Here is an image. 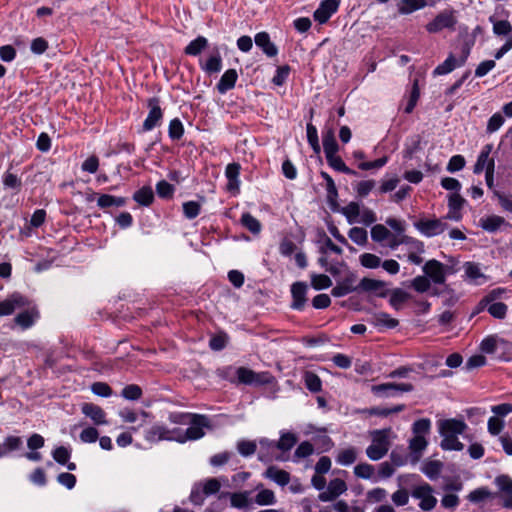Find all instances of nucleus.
<instances>
[{
    "label": "nucleus",
    "mask_w": 512,
    "mask_h": 512,
    "mask_svg": "<svg viewBox=\"0 0 512 512\" xmlns=\"http://www.w3.org/2000/svg\"><path fill=\"white\" fill-rule=\"evenodd\" d=\"M322 141H323V150H324L325 156H329L331 154H337V152L339 150V146L335 139L333 130L329 129L326 132H324L323 136H322Z\"/></svg>",
    "instance_id": "32"
},
{
    "label": "nucleus",
    "mask_w": 512,
    "mask_h": 512,
    "mask_svg": "<svg viewBox=\"0 0 512 512\" xmlns=\"http://www.w3.org/2000/svg\"><path fill=\"white\" fill-rule=\"evenodd\" d=\"M200 68L208 75L217 74L222 70V56L218 49L203 61H199Z\"/></svg>",
    "instance_id": "15"
},
{
    "label": "nucleus",
    "mask_w": 512,
    "mask_h": 512,
    "mask_svg": "<svg viewBox=\"0 0 512 512\" xmlns=\"http://www.w3.org/2000/svg\"><path fill=\"white\" fill-rule=\"evenodd\" d=\"M91 391L100 397H110L112 395V389L105 382H95L91 386Z\"/></svg>",
    "instance_id": "63"
},
{
    "label": "nucleus",
    "mask_w": 512,
    "mask_h": 512,
    "mask_svg": "<svg viewBox=\"0 0 512 512\" xmlns=\"http://www.w3.org/2000/svg\"><path fill=\"white\" fill-rule=\"evenodd\" d=\"M504 223V218L497 215H492L480 219L481 227L488 232H496Z\"/></svg>",
    "instance_id": "34"
},
{
    "label": "nucleus",
    "mask_w": 512,
    "mask_h": 512,
    "mask_svg": "<svg viewBox=\"0 0 512 512\" xmlns=\"http://www.w3.org/2000/svg\"><path fill=\"white\" fill-rule=\"evenodd\" d=\"M255 44L262 49L268 57H274L278 54V48L271 42L270 36L266 32H259L255 36Z\"/></svg>",
    "instance_id": "23"
},
{
    "label": "nucleus",
    "mask_w": 512,
    "mask_h": 512,
    "mask_svg": "<svg viewBox=\"0 0 512 512\" xmlns=\"http://www.w3.org/2000/svg\"><path fill=\"white\" fill-rule=\"evenodd\" d=\"M304 382L310 392L317 393L322 390V381L314 372L306 371L304 374Z\"/></svg>",
    "instance_id": "38"
},
{
    "label": "nucleus",
    "mask_w": 512,
    "mask_h": 512,
    "mask_svg": "<svg viewBox=\"0 0 512 512\" xmlns=\"http://www.w3.org/2000/svg\"><path fill=\"white\" fill-rule=\"evenodd\" d=\"M443 464L442 462L438 460H432L428 461L423 465L422 472L431 480L436 479L441 470H442Z\"/></svg>",
    "instance_id": "41"
},
{
    "label": "nucleus",
    "mask_w": 512,
    "mask_h": 512,
    "mask_svg": "<svg viewBox=\"0 0 512 512\" xmlns=\"http://www.w3.org/2000/svg\"><path fill=\"white\" fill-rule=\"evenodd\" d=\"M504 425L505 422L502 418L492 416L488 419L487 429L491 435L496 436L502 432Z\"/></svg>",
    "instance_id": "54"
},
{
    "label": "nucleus",
    "mask_w": 512,
    "mask_h": 512,
    "mask_svg": "<svg viewBox=\"0 0 512 512\" xmlns=\"http://www.w3.org/2000/svg\"><path fill=\"white\" fill-rule=\"evenodd\" d=\"M250 491L234 492L230 494V503L232 507L243 509L247 508L252 504L250 498Z\"/></svg>",
    "instance_id": "31"
},
{
    "label": "nucleus",
    "mask_w": 512,
    "mask_h": 512,
    "mask_svg": "<svg viewBox=\"0 0 512 512\" xmlns=\"http://www.w3.org/2000/svg\"><path fill=\"white\" fill-rule=\"evenodd\" d=\"M469 54L470 49L468 47H464L462 49V54L459 58H456L453 54H449L446 60L434 69L433 75H446L452 72L455 68L463 66Z\"/></svg>",
    "instance_id": "8"
},
{
    "label": "nucleus",
    "mask_w": 512,
    "mask_h": 512,
    "mask_svg": "<svg viewBox=\"0 0 512 512\" xmlns=\"http://www.w3.org/2000/svg\"><path fill=\"white\" fill-rule=\"evenodd\" d=\"M463 270L466 279L473 284L480 285L486 281V276L482 273L480 265L475 262H465Z\"/></svg>",
    "instance_id": "19"
},
{
    "label": "nucleus",
    "mask_w": 512,
    "mask_h": 512,
    "mask_svg": "<svg viewBox=\"0 0 512 512\" xmlns=\"http://www.w3.org/2000/svg\"><path fill=\"white\" fill-rule=\"evenodd\" d=\"M436 427L441 437L440 448H463L465 444L460 439L469 441L468 448H482L481 445L472 443V438L468 434L469 427L462 419H439Z\"/></svg>",
    "instance_id": "2"
},
{
    "label": "nucleus",
    "mask_w": 512,
    "mask_h": 512,
    "mask_svg": "<svg viewBox=\"0 0 512 512\" xmlns=\"http://www.w3.org/2000/svg\"><path fill=\"white\" fill-rule=\"evenodd\" d=\"M491 150L492 145L490 144H487L483 147L474 165V173L479 174L484 169L487 171V169L490 167V164L494 163V160L490 158Z\"/></svg>",
    "instance_id": "25"
},
{
    "label": "nucleus",
    "mask_w": 512,
    "mask_h": 512,
    "mask_svg": "<svg viewBox=\"0 0 512 512\" xmlns=\"http://www.w3.org/2000/svg\"><path fill=\"white\" fill-rule=\"evenodd\" d=\"M369 323L379 331H382L383 329H393L397 327L399 321L395 318H392L386 312H376L370 317Z\"/></svg>",
    "instance_id": "16"
},
{
    "label": "nucleus",
    "mask_w": 512,
    "mask_h": 512,
    "mask_svg": "<svg viewBox=\"0 0 512 512\" xmlns=\"http://www.w3.org/2000/svg\"><path fill=\"white\" fill-rule=\"evenodd\" d=\"M240 165L238 163H230L227 165L225 175L228 179V190H237L239 188Z\"/></svg>",
    "instance_id": "29"
},
{
    "label": "nucleus",
    "mask_w": 512,
    "mask_h": 512,
    "mask_svg": "<svg viewBox=\"0 0 512 512\" xmlns=\"http://www.w3.org/2000/svg\"><path fill=\"white\" fill-rule=\"evenodd\" d=\"M360 263L365 268L375 269L381 265V259L375 254L364 253L360 256Z\"/></svg>",
    "instance_id": "53"
},
{
    "label": "nucleus",
    "mask_w": 512,
    "mask_h": 512,
    "mask_svg": "<svg viewBox=\"0 0 512 512\" xmlns=\"http://www.w3.org/2000/svg\"><path fill=\"white\" fill-rule=\"evenodd\" d=\"M359 289L366 292H373L381 297H385V293L383 292L385 288V282L381 280L371 279V278H363L358 286Z\"/></svg>",
    "instance_id": "26"
},
{
    "label": "nucleus",
    "mask_w": 512,
    "mask_h": 512,
    "mask_svg": "<svg viewBox=\"0 0 512 512\" xmlns=\"http://www.w3.org/2000/svg\"><path fill=\"white\" fill-rule=\"evenodd\" d=\"M457 18L454 10H444L440 12L431 22L426 25V30L429 33H437L443 29L455 28Z\"/></svg>",
    "instance_id": "6"
},
{
    "label": "nucleus",
    "mask_w": 512,
    "mask_h": 512,
    "mask_svg": "<svg viewBox=\"0 0 512 512\" xmlns=\"http://www.w3.org/2000/svg\"><path fill=\"white\" fill-rule=\"evenodd\" d=\"M201 210V206L196 201H188L183 203V213L186 218L194 219L196 218Z\"/></svg>",
    "instance_id": "56"
},
{
    "label": "nucleus",
    "mask_w": 512,
    "mask_h": 512,
    "mask_svg": "<svg viewBox=\"0 0 512 512\" xmlns=\"http://www.w3.org/2000/svg\"><path fill=\"white\" fill-rule=\"evenodd\" d=\"M425 276H427L435 284H444L446 281V267L440 261L428 260L422 268Z\"/></svg>",
    "instance_id": "9"
},
{
    "label": "nucleus",
    "mask_w": 512,
    "mask_h": 512,
    "mask_svg": "<svg viewBox=\"0 0 512 512\" xmlns=\"http://www.w3.org/2000/svg\"><path fill=\"white\" fill-rule=\"evenodd\" d=\"M338 0H324L314 12V19L320 24L326 23L330 17L338 10Z\"/></svg>",
    "instance_id": "14"
},
{
    "label": "nucleus",
    "mask_w": 512,
    "mask_h": 512,
    "mask_svg": "<svg viewBox=\"0 0 512 512\" xmlns=\"http://www.w3.org/2000/svg\"><path fill=\"white\" fill-rule=\"evenodd\" d=\"M349 238L357 245H365L368 240L367 231L361 227H353L349 230Z\"/></svg>",
    "instance_id": "48"
},
{
    "label": "nucleus",
    "mask_w": 512,
    "mask_h": 512,
    "mask_svg": "<svg viewBox=\"0 0 512 512\" xmlns=\"http://www.w3.org/2000/svg\"><path fill=\"white\" fill-rule=\"evenodd\" d=\"M297 437L295 434L285 432L281 434L277 442L270 441L267 438L256 440H241L237 443L236 448H257L260 445L262 448H293L297 444Z\"/></svg>",
    "instance_id": "3"
},
{
    "label": "nucleus",
    "mask_w": 512,
    "mask_h": 512,
    "mask_svg": "<svg viewBox=\"0 0 512 512\" xmlns=\"http://www.w3.org/2000/svg\"><path fill=\"white\" fill-rule=\"evenodd\" d=\"M411 286L419 293L427 292L431 283L427 276H417L412 280Z\"/></svg>",
    "instance_id": "58"
},
{
    "label": "nucleus",
    "mask_w": 512,
    "mask_h": 512,
    "mask_svg": "<svg viewBox=\"0 0 512 512\" xmlns=\"http://www.w3.org/2000/svg\"><path fill=\"white\" fill-rule=\"evenodd\" d=\"M188 427L183 430L181 428L167 429L164 426L153 427L147 432L146 438L149 441L169 440L184 444L187 441L199 440L205 436V430L211 429V421L208 416L196 414L187 424Z\"/></svg>",
    "instance_id": "1"
},
{
    "label": "nucleus",
    "mask_w": 512,
    "mask_h": 512,
    "mask_svg": "<svg viewBox=\"0 0 512 512\" xmlns=\"http://www.w3.org/2000/svg\"><path fill=\"white\" fill-rule=\"evenodd\" d=\"M142 389L139 385L130 384L125 386L121 391V396L126 400L135 401L142 397Z\"/></svg>",
    "instance_id": "47"
},
{
    "label": "nucleus",
    "mask_w": 512,
    "mask_h": 512,
    "mask_svg": "<svg viewBox=\"0 0 512 512\" xmlns=\"http://www.w3.org/2000/svg\"><path fill=\"white\" fill-rule=\"evenodd\" d=\"M201 487L203 489V493L206 496H210L216 494L220 490L221 484L218 481V479L210 478L206 480L203 484H201Z\"/></svg>",
    "instance_id": "59"
},
{
    "label": "nucleus",
    "mask_w": 512,
    "mask_h": 512,
    "mask_svg": "<svg viewBox=\"0 0 512 512\" xmlns=\"http://www.w3.org/2000/svg\"><path fill=\"white\" fill-rule=\"evenodd\" d=\"M263 475L265 478L274 481L280 486H286L290 482V474L287 471L278 469L275 466H269Z\"/></svg>",
    "instance_id": "24"
},
{
    "label": "nucleus",
    "mask_w": 512,
    "mask_h": 512,
    "mask_svg": "<svg viewBox=\"0 0 512 512\" xmlns=\"http://www.w3.org/2000/svg\"><path fill=\"white\" fill-rule=\"evenodd\" d=\"M415 228L426 237H434L442 234L447 229L444 219H421L414 223Z\"/></svg>",
    "instance_id": "7"
},
{
    "label": "nucleus",
    "mask_w": 512,
    "mask_h": 512,
    "mask_svg": "<svg viewBox=\"0 0 512 512\" xmlns=\"http://www.w3.org/2000/svg\"><path fill=\"white\" fill-rule=\"evenodd\" d=\"M290 74V67L283 65L277 68L276 74L274 75L272 82L277 86H282Z\"/></svg>",
    "instance_id": "60"
},
{
    "label": "nucleus",
    "mask_w": 512,
    "mask_h": 512,
    "mask_svg": "<svg viewBox=\"0 0 512 512\" xmlns=\"http://www.w3.org/2000/svg\"><path fill=\"white\" fill-rule=\"evenodd\" d=\"M150 111L143 123V130L144 131H151L156 126L159 125L160 121L163 118V112L160 107V101L156 97H152L148 100L147 103Z\"/></svg>",
    "instance_id": "10"
},
{
    "label": "nucleus",
    "mask_w": 512,
    "mask_h": 512,
    "mask_svg": "<svg viewBox=\"0 0 512 512\" xmlns=\"http://www.w3.org/2000/svg\"><path fill=\"white\" fill-rule=\"evenodd\" d=\"M238 79V73L235 69L226 70L221 76L219 82L217 83V90L220 94H225L229 90L235 87V84Z\"/></svg>",
    "instance_id": "22"
},
{
    "label": "nucleus",
    "mask_w": 512,
    "mask_h": 512,
    "mask_svg": "<svg viewBox=\"0 0 512 512\" xmlns=\"http://www.w3.org/2000/svg\"><path fill=\"white\" fill-rule=\"evenodd\" d=\"M483 308H487V311L491 316L497 319L505 318L508 307L502 302H491L488 305H481Z\"/></svg>",
    "instance_id": "42"
},
{
    "label": "nucleus",
    "mask_w": 512,
    "mask_h": 512,
    "mask_svg": "<svg viewBox=\"0 0 512 512\" xmlns=\"http://www.w3.org/2000/svg\"><path fill=\"white\" fill-rule=\"evenodd\" d=\"M184 133L182 122L178 119H172L169 123L168 134L172 140H179Z\"/></svg>",
    "instance_id": "51"
},
{
    "label": "nucleus",
    "mask_w": 512,
    "mask_h": 512,
    "mask_svg": "<svg viewBox=\"0 0 512 512\" xmlns=\"http://www.w3.org/2000/svg\"><path fill=\"white\" fill-rule=\"evenodd\" d=\"M308 286L304 282H295L291 286V294L293 298V302L291 307L295 310H303L306 303V293Z\"/></svg>",
    "instance_id": "17"
},
{
    "label": "nucleus",
    "mask_w": 512,
    "mask_h": 512,
    "mask_svg": "<svg viewBox=\"0 0 512 512\" xmlns=\"http://www.w3.org/2000/svg\"><path fill=\"white\" fill-rule=\"evenodd\" d=\"M430 429V419L422 418L415 421L412 425L413 437L410 440L409 448H426L429 444L426 436L430 433Z\"/></svg>",
    "instance_id": "4"
},
{
    "label": "nucleus",
    "mask_w": 512,
    "mask_h": 512,
    "mask_svg": "<svg viewBox=\"0 0 512 512\" xmlns=\"http://www.w3.org/2000/svg\"><path fill=\"white\" fill-rule=\"evenodd\" d=\"M254 502L260 506L273 505L276 502V497L272 490L262 489L255 496Z\"/></svg>",
    "instance_id": "44"
},
{
    "label": "nucleus",
    "mask_w": 512,
    "mask_h": 512,
    "mask_svg": "<svg viewBox=\"0 0 512 512\" xmlns=\"http://www.w3.org/2000/svg\"><path fill=\"white\" fill-rule=\"evenodd\" d=\"M409 298L410 295L408 292L404 291L403 289L396 288L392 290L389 302L393 308L399 310L402 307V304Z\"/></svg>",
    "instance_id": "39"
},
{
    "label": "nucleus",
    "mask_w": 512,
    "mask_h": 512,
    "mask_svg": "<svg viewBox=\"0 0 512 512\" xmlns=\"http://www.w3.org/2000/svg\"><path fill=\"white\" fill-rule=\"evenodd\" d=\"M242 225L253 234H258L261 231L260 222L250 213H244L241 217Z\"/></svg>",
    "instance_id": "46"
},
{
    "label": "nucleus",
    "mask_w": 512,
    "mask_h": 512,
    "mask_svg": "<svg viewBox=\"0 0 512 512\" xmlns=\"http://www.w3.org/2000/svg\"><path fill=\"white\" fill-rule=\"evenodd\" d=\"M29 306V301L20 293H13L10 297L0 302V317L11 315L16 309Z\"/></svg>",
    "instance_id": "12"
},
{
    "label": "nucleus",
    "mask_w": 512,
    "mask_h": 512,
    "mask_svg": "<svg viewBox=\"0 0 512 512\" xmlns=\"http://www.w3.org/2000/svg\"><path fill=\"white\" fill-rule=\"evenodd\" d=\"M491 21L493 23L494 34L499 35V36H506L512 32V25L509 21H507V20H497V21L491 20Z\"/></svg>",
    "instance_id": "55"
},
{
    "label": "nucleus",
    "mask_w": 512,
    "mask_h": 512,
    "mask_svg": "<svg viewBox=\"0 0 512 512\" xmlns=\"http://www.w3.org/2000/svg\"><path fill=\"white\" fill-rule=\"evenodd\" d=\"M306 132H307V141L313 151L315 153H320L321 147L319 144V138H318V131L317 128L312 125L311 123H308L306 126Z\"/></svg>",
    "instance_id": "45"
},
{
    "label": "nucleus",
    "mask_w": 512,
    "mask_h": 512,
    "mask_svg": "<svg viewBox=\"0 0 512 512\" xmlns=\"http://www.w3.org/2000/svg\"><path fill=\"white\" fill-rule=\"evenodd\" d=\"M346 490L347 486L345 481L340 478H335L329 482L327 489L321 492L318 498L322 502L333 501Z\"/></svg>",
    "instance_id": "13"
},
{
    "label": "nucleus",
    "mask_w": 512,
    "mask_h": 512,
    "mask_svg": "<svg viewBox=\"0 0 512 512\" xmlns=\"http://www.w3.org/2000/svg\"><path fill=\"white\" fill-rule=\"evenodd\" d=\"M207 47L208 39L204 36H198L185 47L184 53L189 56H198Z\"/></svg>",
    "instance_id": "30"
},
{
    "label": "nucleus",
    "mask_w": 512,
    "mask_h": 512,
    "mask_svg": "<svg viewBox=\"0 0 512 512\" xmlns=\"http://www.w3.org/2000/svg\"><path fill=\"white\" fill-rule=\"evenodd\" d=\"M371 435L372 444L368 448H387L392 444L391 439L394 437L390 429L375 430Z\"/></svg>",
    "instance_id": "21"
},
{
    "label": "nucleus",
    "mask_w": 512,
    "mask_h": 512,
    "mask_svg": "<svg viewBox=\"0 0 512 512\" xmlns=\"http://www.w3.org/2000/svg\"><path fill=\"white\" fill-rule=\"evenodd\" d=\"M37 318H38V311L34 307H32L22 313H19L15 317V322H16V324L21 326L23 329H27L34 324V322Z\"/></svg>",
    "instance_id": "28"
},
{
    "label": "nucleus",
    "mask_w": 512,
    "mask_h": 512,
    "mask_svg": "<svg viewBox=\"0 0 512 512\" xmlns=\"http://www.w3.org/2000/svg\"><path fill=\"white\" fill-rule=\"evenodd\" d=\"M329 251L338 255L343 253L342 248L334 244L333 241L326 234H324L323 245L320 247L319 252L323 255H326Z\"/></svg>",
    "instance_id": "57"
},
{
    "label": "nucleus",
    "mask_w": 512,
    "mask_h": 512,
    "mask_svg": "<svg viewBox=\"0 0 512 512\" xmlns=\"http://www.w3.org/2000/svg\"><path fill=\"white\" fill-rule=\"evenodd\" d=\"M426 5V0H401L398 3V10L401 14H410L424 8Z\"/></svg>",
    "instance_id": "33"
},
{
    "label": "nucleus",
    "mask_w": 512,
    "mask_h": 512,
    "mask_svg": "<svg viewBox=\"0 0 512 512\" xmlns=\"http://www.w3.org/2000/svg\"><path fill=\"white\" fill-rule=\"evenodd\" d=\"M433 488L428 483L420 484L411 491V496L419 499V507L422 511H431L437 504V499L433 496Z\"/></svg>",
    "instance_id": "5"
},
{
    "label": "nucleus",
    "mask_w": 512,
    "mask_h": 512,
    "mask_svg": "<svg viewBox=\"0 0 512 512\" xmlns=\"http://www.w3.org/2000/svg\"><path fill=\"white\" fill-rule=\"evenodd\" d=\"M156 192L161 198H169L174 193V187L165 180H161L156 185Z\"/></svg>",
    "instance_id": "62"
},
{
    "label": "nucleus",
    "mask_w": 512,
    "mask_h": 512,
    "mask_svg": "<svg viewBox=\"0 0 512 512\" xmlns=\"http://www.w3.org/2000/svg\"><path fill=\"white\" fill-rule=\"evenodd\" d=\"M311 286L315 290H323L332 286L331 279L325 274H312L311 275Z\"/></svg>",
    "instance_id": "50"
},
{
    "label": "nucleus",
    "mask_w": 512,
    "mask_h": 512,
    "mask_svg": "<svg viewBox=\"0 0 512 512\" xmlns=\"http://www.w3.org/2000/svg\"><path fill=\"white\" fill-rule=\"evenodd\" d=\"M313 441L314 443L304 441L297 448H313V446L328 448L329 446L334 445L325 430L318 431L317 434L313 437Z\"/></svg>",
    "instance_id": "27"
},
{
    "label": "nucleus",
    "mask_w": 512,
    "mask_h": 512,
    "mask_svg": "<svg viewBox=\"0 0 512 512\" xmlns=\"http://www.w3.org/2000/svg\"><path fill=\"white\" fill-rule=\"evenodd\" d=\"M133 199L143 206H149L154 200V194L151 187H142L133 195Z\"/></svg>",
    "instance_id": "37"
},
{
    "label": "nucleus",
    "mask_w": 512,
    "mask_h": 512,
    "mask_svg": "<svg viewBox=\"0 0 512 512\" xmlns=\"http://www.w3.org/2000/svg\"><path fill=\"white\" fill-rule=\"evenodd\" d=\"M391 235L390 231L382 224H377L371 229V238L375 242H383Z\"/></svg>",
    "instance_id": "52"
},
{
    "label": "nucleus",
    "mask_w": 512,
    "mask_h": 512,
    "mask_svg": "<svg viewBox=\"0 0 512 512\" xmlns=\"http://www.w3.org/2000/svg\"><path fill=\"white\" fill-rule=\"evenodd\" d=\"M403 245L406 246L407 254L409 253H424V243L418 239L410 236H402Z\"/></svg>",
    "instance_id": "40"
},
{
    "label": "nucleus",
    "mask_w": 512,
    "mask_h": 512,
    "mask_svg": "<svg viewBox=\"0 0 512 512\" xmlns=\"http://www.w3.org/2000/svg\"><path fill=\"white\" fill-rule=\"evenodd\" d=\"M496 485L502 494H512V479L506 475L498 476L495 480Z\"/></svg>",
    "instance_id": "64"
},
{
    "label": "nucleus",
    "mask_w": 512,
    "mask_h": 512,
    "mask_svg": "<svg viewBox=\"0 0 512 512\" xmlns=\"http://www.w3.org/2000/svg\"><path fill=\"white\" fill-rule=\"evenodd\" d=\"M413 385L410 383H383L372 387V392L383 397L395 396L401 392H411Z\"/></svg>",
    "instance_id": "11"
},
{
    "label": "nucleus",
    "mask_w": 512,
    "mask_h": 512,
    "mask_svg": "<svg viewBox=\"0 0 512 512\" xmlns=\"http://www.w3.org/2000/svg\"><path fill=\"white\" fill-rule=\"evenodd\" d=\"M327 163L330 167H332L334 170L348 174V175H356V172L352 169H350L344 161L341 159L340 156L337 154H331L329 156H325Z\"/></svg>",
    "instance_id": "35"
},
{
    "label": "nucleus",
    "mask_w": 512,
    "mask_h": 512,
    "mask_svg": "<svg viewBox=\"0 0 512 512\" xmlns=\"http://www.w3.org/2000/svg\"><path fill=\"white\" fill-rule=\"evenodd\" d=\"M342 214L347 218L349 224L357 222L361 209L357 202H350L342 208Z\"/></svg>",
    "instance_id": "43"
},
{
    "label": "nucleus",
    "mask_w": 512,
    "mask_h": 512,
    "mask_svg": "<svg viewBox=\"0 0 512 512\" xmlns=\"http://www.w3.org/2000/svg\"><path fill=\"white\" fill-rule=\"evenodd\" d=\"M79 437L83 443L90 444L96 442L99 438V433L96 428L87 427L81 431Z\"/></svg>",
    "instance_id": "61"
},
{
    "label": "nucleus",
    "mask_w": 512,
    "mask_h": 512,
    "mask_svg": "<svg viewBox=\"0 0 512 512\" xmlns=\"http://www.w3.org/2000/svg\"><path fill=\"white\" fill-rule=\"evenodd\" d=\"M508 341L495 336H489L482 340L480 344L481 351L484 353L492 354L497 353L499 350L505 351L507 349Z\"/></svg>",
    "instance_id": "20"
},
{
    "label": "nucleus",
    "mask_w": 512,
    "mask_h": 512,
    "mask_svg": "<svg viewBox=\"0 0 512 512\" xmlns=\"http://www.w3.org/2000/svg\"><path fill=\"white\" fill-rule=\"evenodd\" d=\"M358 287L354 286L353 279L347 278L341 283L337 284L331 291L334 297H343L353 291H356Z\"/></svg>",
    "instance_id": "36"
},
{
    "label": "nucleus",
    "mask_w": 512,
    "mask_h": 512,
    "mask_svg": "<svg viewBox=\"0 0 512 512\" xmlns=\"http://www.w3.org/2000/svg\"><path fill=\"white\" fill-rule=\"evenodd\" d=\"M375 186V180H362L355 184L354 190L359 197L364 198L369 195V193L375 188Z\"/></svg>",
    "instance_id": "49"
},
{
    "label": "nucleus",
    "mask_w": 512,
    "mask_h": 512,
    "mask_svg": "<svg viewBox=\"0 0 512 512\" xmlns=\"http://www.w3.org/2000/svg\"><path fill=\"white\" fill-rule=\"evenodd\" d=\"M82 413L89 417L96 425L106 424V413L104 410L93 403H84L81 406Z\"/></svg>",
    "instance_id": "18"
}]
</instances>
